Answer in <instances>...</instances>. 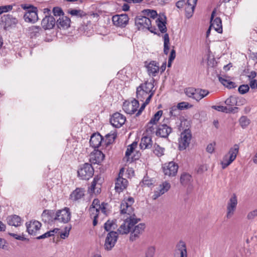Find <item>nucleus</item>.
<instances>
[{
	"mask_svg": "<svg viewBox=\"0 0 257 257\" xmlns=\"http://www.w3.org/2000/svg\"><path fill=\"white\" fill-rule=\"evenodd\" d=\"M121 214H127L128 215L124 220L117 229L120 234H126L131 232L132 228L140 220V219L135 218V214L133 213V208L125 202H123L120 206Z\"/></svg>",
	"mask_w": 257,
	"mask_h": 257,
	"instance_id": "1",
	"label": "nucleus"
},
{
	"mask_svg": "<svg viewBox=\"0 0 257 257\" xmlns=\"http://www.w3.org/2000/svg\"><path fill=\"white\" fill-rule=\"evenodd\" d=\"M239 151V146L235 144L231 148L228 153L224 156L221 162L222 169L229 166L235 159Z\"/></svg>",
	"mask_w": 257,
	"mask_h": 257,
	"instance_id": "2",
	"label": "nucleus"
},
{
	"mask_svg": "<svg viewBox=\"0 0 257 257\" xmlns=\"http://www.w3.org/2000/svg\"><path fill=\"white\" fill-rule=\"evenodd\" d=\"M135 24L139 30L146 29L151 33H156L155 32L156 29L151 26V21L149 17H136Z\"/></svg>",
	"mask_w": 257,
	"mask_h": 257,
	"instance_id": "3",
	"label": "nucleus"
},
{
	"mask_svg": "<svg viewBox=\"0 0 257 257\" xmlns=\"http://www.w3.org/2000/svg\"><path fill=\"white\" fill-rule=\"evenodd\" d=\"M183 130V131L181 133L180 138L179 139V149L180 150H184L189 146L192 138L191 131L189 128H184Z\"/></svg>",
	"mask_w": 257,
	"mask_h": 257,
	"instance_id": "4",
	"label": "nucleus"
},
{
	"mask_svg": "<svg viewBox=\"0 0 257 257\" xmlns=\"http://www.w3.org/2000/svg\"><path fill=\"white\" fill-rule=\"evenodd\" d=\"M77 173L81 179L88 180L93 175L94 170L91 164L85 163L78 170Z\"/></svg>",
	"mask_w": 257,
	"mask_h": 257,
	"instance_id": "5",
	"label": "nucleus"
},
{
	"mask_svg": "<svg viewBox=\"0 0 257 257\" xmlns=\"http://www.w3.org/2000/svg\"><path fill=\"white\" fill-rule=\"evenodd\" d=\"M71 213L69 208L65 207L61 210H58L56 211L54 221H58L60 222L66 223L68 222L71 219Z\"/></svg>",
	"mask_w": 257,
	"mask_h": 257,
	"instance_id": "6",
	"label": "nucleus"
},
{
	"mask_svg": "<svg viewBox=\"0 0 257 257\" xmlns=\"http://www.w3.org/2000/svg\"><path fill=\"white\" fill-rule=\"evenodd\" d=\"M180 112L179 109H178L176 106L172 107L170 110V114L171 116L177 117L178 119V121L176 122V124L177 126L180 131H181V130H183L184 126L188 122L186 119L180 115Z\"/></svg>",
	"mask_w": 257,
	"mask_h": 257,
	"instance_id": "7",
	"label": "nucleus"
},
{
	"mask_svg": "<svg viewBox=\"0 0 257 257\" xmlns=\"http://www.w3.org/2000/svg\"><path fill=\"white\" fill-rule=\"evenodd\" d=\"M237 198L235 194H233L229 198L226 206V217L227 219L231 218L234 214L237 205Z\"/></svg>",
	"mask_w": 257,
	"mask_h": 257,
	"instance_id": "8",
	"label": "nucleus"
},
{
	"mask_svg": "<svg viewBox=\"0 0 257 257\" xmlns=\"http://www.w3.org/2000/svg\"><path fill=\"white\" fill-rule=\"evenodd\" d=\"M117 240V233L116 231H111L107 235L104 246L107 250H111L114 246Z\"/></svg>",
	"mask_w": 257,
	"mask_h": 257,
	"instance_id": "9",
	"label": "nucleus"
},
{
	"mask_svg": "<svg viewBox=\"0 0 257 257\" xmlns=\"http://www.w3.org/2000/svg\"><path fill=\"white\" fill-rule=\"evenodd\" d=\"M125 121V117L119 112L113 113L110 118V122L111 125L117 128L120 127L124 123Z\"/></svg>",
	"mask_w": 257,
	"mask_h": 257,
	"instance_id": "10",
	"label": "nucleus"
},
{
	"mask_svg": "<svg viewBox=\"0 0 257 257\" xmlns=\"http://www.w3.org/2000/svg\"><path fill=\"white\" fill-rule=\"evenodd\" d=\"M145 224L144 223H140L132 228L130 236V240L131 241H134L140 237V236L144 231Z\"/></svg>",
	"mask_w": 257,
	"mask_h": 257,
	"instance_id": "11",
	"label": "nucleus"
},
{
	"mask_svg": "<svg viewBox=\"0 0 257 257\" xmlns=\"http://www.w3.org/2000/svg\"><path fill=\"white\" fill-rule=\"evenodd\" d=\"M163 172L166 176L169 177L175 176L178 171V166L174 162L165 164L163 167Z\"/></svg>",
	"mask_w": 257,
	"mask_h": 257,
	"instance_id": "12",
	"label": "nucleus"
},
{
	"mask_svg": "<svg viewBox=\"0 0 257 257\" xmlns=\"http://www.w3.org/2000/svg\"><path fill=\"white\" fill-rule=\"evenodd\" d=\"M174 257H187V247L184 241L180 240L177 243Z\"/></svg>",
	"mask_w": 257,
	"mask_h": 257,
	"instance_id": "13",
	"label": "nucleus"
},
{
	"mask_svg": "<svg viewBox=\"0 0 257 257\" xmlns=\"http://www.w3.org/2000/svg\"><path fill=\"white\" fill-rule=\"evenodd\" d=\"M139 106V103L138 100L134 99L131 102H124L122 108L126 113L132 114L138 110Z\"/></svg>",
	"mask_w": 257,
	"mask_h": 257,
	"instance_id": "14",
	"label": "nucleus"
},
{
	"mask_svg": "<svg viewBox=\"0 0 257 257\" xmlns=\"http://www.w3.org/2000/svg\"><path fill=\"white\" fill-rule=\"evenodd\" d=\"M26 225L28 232L32 235H36L41 227V223L37 220L30 221L27 222Z\"/></svg>",
	"mask_w": 257,
	"mask_h": 257,
	"instance_id": "15",
	"label": "nucleus"
},
{
	"mask_svg": "<svg viewBox=\"0 0 257 257\" xmlns=\"http://www.w3.org/2000/svg\"><path fill=\"white\" fill-rule=\"evenodd\" d=\"M170 184L165 181L160 184L159 187L154 192L152 198L153 200H156L160 196L164 194L165 192H167L170 188Z\"/></svg>",
	"mask_w": 257,
	"mask_h": 257,
	"instance_id": "16",
	"label": "nucleus"
},
{
	"mask_svg": "<svg viewBox=\"0 0 257 257\" xmlns=\"http://www.w3.org/2000/svg\"><path fill=\"white\" fill-rule=\"evenodd\" d=\"M172 128L166 124H160L158 126L156 134L158 136L166 138L172 132Z\"/></svg>",
	"mask_w": 257,
	"mask_h": 257,
	"instance_id": "17",
	"label": "nucleus"
},
{
	"mask_svg": "<svg viewBox=\"0 0 257 257\" xmlns=\"http://www.w3.org/2000/svg\"><path fill=\"white\" fill-rule=\"evenodd\" d=\"M128 185L127 180L123 177H117L115 179L114 189L118 193L125 189Z\"/></svg>",
	"mask_w": 257,
	"mask_h": 257,
	"instance_id": "18",
	"label": "nucleus"
},
{
	"mask_svg": "<svg viewBox=\"0 0 257 257\" xmlns=\"http://www.w3.org/2000/svg\"><path fill=\"white\" fill-rule=\"evenodd\" d=\"M101 183V177L98 176H95L91 183L90 187L88 189V192L90 193H99L100 192Z\"/></svg>",
	"mask_w": 257,
	"mask_h": 257,
	"instance_id": "19",
	"label": "nucleus"
},
{
	"mask_svg": "<svg viewBox=\"0 0 257 257\" xmlns=\"http://www.w3.org/2000/svg\"><path fill=\"white\" fill-rule=\"evenodd\" d=\"M2 19L1 25L4 29L8 30L10 28L14 27L18 22L15 17H1Z\"/></svg>",
	"mask_w": 257,
	"mask_h": 257,
	"instance_id": "20",
	"label": "nucleus"
},
{
	"mask_svg": "<svg viewBox=\"0 0 257 257\" xmlns=\"http://www.w3.org/2000/svg\"><path fill=\"white\" fill-rule=\"evenodd\" d=\"M104 155L100 151H96L90 156V162L94 164L101 163L104 158Z\"/></svg>",
	"mask_w": 257,
	"mask_h": 257,
	"instance_id": "21",
	"label": "nucleus"
},
{
	"mask_svg": "<svg viewBox=\"0 0 257 257\" xmlns=\"http://www.w3.org/2000/svg\"><path fill=\"white\" fill-rule=\"evenodd\" d=\"M210 28L219 33L222 32V22L220 17H210Z\"/></svg>",
	"mask_w": 257,
	"mask_h": 257,
	"instance_id": "22",
	"label": "nucleus"
},
{
	"mask_svg": "<svg viewBox=\"0 0 257 257\" xmlns=\"http://www.w3.org/2000/svg\"><path fill=\"white\" fill-rule=\"evenodd\" d=\"M56 20L54 17H44L42 20L41 25L45 30H50L55 26Z\"/></svg>",
	"mask_w": 257,
	"mask_h": 257,
	"instance_id": "23",
	"label": "nucleus"
},
{
	"mask_svg": "<svg viewBox=\"0 0 257 257\" xmlns=\"http://www.w3.org/2000/svg\"><path fill=\"white\" fill-rule=\"evenodd\" d=\"M147 68L150 76H155L159 71V63L155 61H151L147 66Z\"/></svg>",
	"mask_w": 257,
	"mask_h": 257,
	"instance_id": "24",
	"label": "nucleus"
},
{
	"mask_svg": "<svg viewBox=\"0 0 257 257\" xmlns=\"http://www.w3.org/2000/svg\"><path fill=\"white\" fill-rule=\"evenodd\" d=\"M102 137L99 134L92 135L90 139V145L94 148H98L102 143Z\"/></svg>",
	"mask_w": 257,
	"mask_h": 257,
	"instance_id": "25",
	"label": "nucleus"
},
{
	"mask_svg": "<svg viewBox=\"0 0 257 257\" xmlns=\"http://www.w3.org/2000/svg\"><path fill=\"white\" fill-rule=\"evenodd\" d=\"M71 20L69 17H59L56 25L60 29H67L70 26Z\"/></svg>",
	"mask_w": 257,
	"mask_h": 257,
	"instance_id": "26",
	"label": "nucleus"
},
{
	"mask_svg": "<svg viewBox=\"0 0 257 257\" xmlns=\"http://www.w3.org/2000/svg\"><path fill=\"white\" fill-rule=\"evenodd\" d=\"M22 8L25 11L24 16H27V15L32 16H38V9L36 7L31 5H22Z\"/></svg>",
	"mask_w": 257,
	"mask_h": 257,
	"instance_id": "27",
	"label": "nucleus"
},
{
	"mask_svg": "<svg viewBox=\"0 0 257 257\" xmlns=\"http://www.w3.org/2000/svg\"><path fill=\"white\" fill-rule=\"evenodd\" d=\"M84 192L85 190L84 189L77 188L71 193L70 198L74 201L79 200L83 197L84 196Z\"/></svg>",
	"mask_w": 257,
	"mask_h": 257,
	"instance_id": "28",
	"label": "nucleus"
},
{
	"mask_svg": "<svg viewBox=\"0 0 257 257\" xmlns=\"http://www.w3.org/2000/svg\"><path fill=\"white\" fill-rule=\"evenodd\" d=\"M114 25L119 27H124L128 23V17H111Z\"/></svg>",
	"mask_w": 257,
	"mask_h": 257,
	"instance_id": "29",
	"label": "nucleus"
},
{
	"mask_svg": "<svg viewBox=\"0 0 257 257\" xmlns=\"http://www.w3.org/2000/svg\"><path fill=\"white\" fill-rule=\"evenodd\" d=\"M152 146V140L151 138L147 136H144L142 138L140 144V147L141 149L145 150L150 149Z\"/></svg>",
	"mask_w": 257,
	"mask_h": 257,
	"instance_id": "30",
	"label": "nucleus"
},
{
	"mask_svg": "<svg viewBox=\"0 0 257 257\" xmlns=\"http://www.w3.org/2000/svg\"><path fill=\"white\" fill-rule=\"evenodd\" d=\"M143 89L144 91H146L149 94L148 97L152 93V96L154 94L155 90H153L154 87V83L151 82L146 81L145 83L141 84L139 86Z\"/></svg>",
	"mask_w": 257,
	"mask_h": 257,
	"instance_id": "31",
	"label": "nucleus"
},
{
	"mask_svg": "<svg viewBox=\"0 0 257 257\" xmlns=\"http://www.w3.org/2000/svg\"><path fill=\"white\" fill-rule=\"evenodd\" d=\"M7 221L10 225L16 227L20 226L21 223V218L16 215L8 216L7 218Z\"/></svg>",
	"mask_w": 257,
	"mask_h": 257,
	"instance_id": "32",
	"label": "nucleus"
},
{
	"mask_svg": "<svg viewBox=\"0 0 257 257\" xmlns=\"http://www.w3.org/2000/svg\"><path fill=\"white\" fill-rule=\"evenodd\" d=\"M156 22L160 32L162 33H166L167 31L166 17H158Z\"/></svg>",
	"mask_w": 257,
	"mask_h": 257,
	"instance_id": "33",
	"label": "nucleus"
},
{
	"mask_svg": "<svg viewBox=\"0 0 257 257\" xmlns=\"http://www.w3.org/2000/svg\"><path fill=\"white\" fill-rule=\"evenodd\" d=\"M54 212L53 211L45 210L42 214V220L45 222L49 223L54 220Z\"/></svg>",
	"mask_w": 257,
	"mask_h": 257,
	"instance_id": "34",
	"label": "nucleus"
},
{
	"mask_svg": "<svg viewBox=\"0 0 257 257\" xmlns=\"http://www.w3.org/2000/svg\"><path fill=\"white\" fill-rule=\"evenodd\" d=\"M137 100L143 102L144 100L147 99L148 96L149 95L148 92L144 91L141 87H138L137 88Z\"/></svg>",
	"mask_w": 257,
	"mask_h": 257,
	"instance_id": "35",
	"label": "nucleus"
},
{
	"mask_svg": "<svg viewBox=\"0 0 257 257\" xmlns=\"http://www.w3.org/2000/svg\"><path fill=\"white\" fill-rule=\"evenodd\" d=\"M192 182V176L188 173H183L180 177V182L184 185H190Z\"/></svg>",
	"mask_w": 257,
	"mask_h": 257,
	"instance_id": "36",
	"label": "nucleus"
},
{
	"mask_svg": "<svg viewBox=\"0 0 257 257\" xmlns=\"http://www.w3.org/2000/svg\"><path fill=\"white\" fill-rule=\"evenodd\" d=\"M186 95L197 101V89L193 87L187 88L185 90Z\"/></svg>",
	"mask_w": 257,
	"mask_h": 257,
	"instance_id": "37",
	"label": "nucleus"
},
{
	"mask_svg": "<svg viewBox=\"0 0 257 257\" xmlns=\"http://www.w3.org/2000/svg\"><path fill=\"white\" fill-rule=\"evenodd\" d=\"M218 80L221 84L229 88H233L236 87L235 83L227 79L225 77L219 76Z\"/></svg>",
	"mask_w": 257,
	"mask_h": 257,
	"instance_id": "38",
	"label": "nucleus"
},
{
	"mask_svg": "<svg viewBox=\"0 0 257 257\" xmlns=\"http://www.w3.org/2000/svg\"><path fill=\"white\" fill-rule=\"evenodd\" d=\"M155 246L153 245L148 246L144 249V257H155Z\"/></svg>",
	"mask_w": 257,
	"mask_h": 257,
	"instance_id": "39",
	"label": "nucleus"
},
{
	"mask_svg": "<svg viewBox=\"0 0 257 257\" xmlns=\"http://www.w3.org/2000/svg\"><path fill=\"white\" fill-rule=\"evenodd\" d=\"M212 108L218 110L219 111L224 112L226 113H230L232 112L234 110L237 109L238 108L236 107H227L226 106H216L213 105L212 106Z\"/></svg>",
	"mask_w": 257,
	"mask_h": 257,
	"instance_id": "40",
	"label": "nucleus"
},
{
	"mask_svg": "<svg viewBox=\"0 0 257 257\" xmlns=\"http://www.w3.org/2000/svg\"><path fill=\"white\" fill-rule=\"evenodd\" d=\"M164 40V53L168 55L170 49V38L168 34L166 33L163 37Z\"/></svg>",
	"mask_w": 257,
	"mask_h": 257,
	"instance_id": "41",
	"label": "nucleus"
},
{
	"mask_svg": "<svg viewBox=\"0 0 257 257\" xmlns=\"http://www.w3.org/2000/svg\"><path fill=\"white\" fill-rule=\"evenodd\" d=\"M196 4L192 3L188 0L187 3L185 6V12L188 15L192 16Z\"/></svg>",
	"mask_w": 257,
	"mask_h": 257,
	"instance_id": "42",
	"label": "nucleus"
},
{
	"mask_svg": "<svg viewBox=\"0 0 257 257\" xmlns=\"http://www.w3.org/2000/svg\"><path fill=\"white\" fill-rule=\"evenodd\" d=\"M225 103L228 106V107H233V106L237 104V98L235 96H230L225 100Z\"/></svg>",
	"mask_w": 257,
	"mask_h": 257,
	"instance_id": "43",
	"label": "nucleus"
},
{
	"mask_svg": "<svg viewBox=\"0 0 257 257\" xmlns=\"http://www.w3.org/2000/svg\"><path fill=\"white\" fill-rule=\"evenodd\" d=\"M165 149L160 147L158 144H154L153 147V152L158 157H161L164 155Z\"/></svg>",
	"mask_w": 257,
	"mask_h": 257,
	"instance_id": "44",
	"label": "nucleus"
},
{
	"mask_svg": "<svg viewBox=\"0 0 257 257\" xmlns=\"http://www.w3.org/2000/svg\"><path fill=\"white\" fill-rule=\"evenodd\" d=\"M250 120L246 116H242L239 119V123L242 128H245L249 124Z\"/></svg>",
	"mask_w": 257,
	"mask_h": 257,
	"instance_id": "45",
	"label": "nucleus"
},
{
	"mask_svg": "<svg viewBox=\"0 0 257 257\" xmlns=\"http://www.w3.org/2000/svg\"><path fill=\"white\" fill-rule=\"evenodd\" d=\"M162 110L158 111L150 120V125L156 124L162 115Z\"/></svg>",
	"mask_w": 257,
	"mask_h": 257,
	"instance_id": "46",
	"label": "nucleus"
},
{
	"mask_svg": "<svg viewBox=\"0 0 257 257\" xmlns=\"http://www.w3.org/2000/svg\"><path fill=\"white\" fill-rule=\"evenodd\" d=\"M68 14L75 16H86V14L83 11L77 9H69Z\"/></svg>",
	"mask_w": 257,
	"mask_h": 257,
	"instance_id": "47",
	"label": "nucleus"
},
{
	"mask_svg": "<svg viewBox=\"0 0 257 257\" xmlns=\"http://www.w3.org/2000/svg\"><path fill=\"white\" fill-rule=\"evenodd\" d=\"M209 93V91L206 89H197V101L206 96Z\"/></svg>",
	"mask_w": 257,
	"mask_h": 257,
	"instance_id": "48",
	"label": "nucleus"
},
{
	"mask_svg": "<svg viewBox=\"0 0 257 257\" xmlns=\"http://www.w3.org/2000/svg\"><path fill=\"white\" fill-rule=\"evenodd\" d=\"M59 231V229L55 228L53 230H50L48 231L42 235L39 236L37 237V239H44L48 237H50L51 236L54 235V233H57Z\"/></svg>",
	"mask_w": 257,
	"mask_h": 257,
	"instance_id": "49",
	"label": "nucleus"
},
{
	"mask_svg": "<svg viewBox=\"0 0 257 257\" xmlns=\"http://www.w3.org/2000/svg\"><path fill=\"white\" fill-rule=\"evenodd\" d=\"M137 143L136 142H133L132 144L128 146L127 150L125 152V157L129 158L131 154L133 152L134 150L137 147Z\"/></svg>",
	"mask_w": 257,
	"mask_h": 257,
	"instance_id": "50",
	"label": "nucleus"
},
{
	"mask_svg": "<svg viewBox=\"0 0 257 257\" xmlns=\"http://www.w3.org/2000/svg\"><path fill=\"white\" fill-rule=\"evenodd\" d=\"M152 97V93L147 98V99H146L145 100V101H143V103L141 106V107L140 108V109H139V110L138 111L137 114H136V115L137 116H139L140 115V114L141 113V112L143 111V110L145 109V107L146 106V105L149 104V103L150 102V100H151V98Z\"/></svg>",
	"mask_w": 257,
	"mask_h": 257,
	"instance_id": "51",
	"label": "nucleus"
},
{
	"mask_svg": "<svg viewBox=\"0 0 257 257\" xmlns=\"http://www.w3.org/2000/svg\"><path fill=\"white\" fill-rule=\"evenodd\" d=\"M115 227L116 224L112 220H108L104 225V229L107 231L114 229Z\"/></svg>",
	"mask_w": 257,
	"mask_h": 257,
	"instance_id": "52",
	"label": "nucleus"
},
{
	"mask_svg": "<svg viewBox=\"0 0 257 257\" xmlns=\"http://www.w3.org/2000/svg\"><path fill=\"white\" fill-rule=\"evenodd\" d=\"M143 16H158L157 12L153 10L146 9L142 12Z\"/></svg>",
	"mask_w": 257,
	"mask_h": 257,
	"instance_id": "53",
	"label": "nucleus"
},
{
	"mask_svg": "<svg viewBox=\"0 0 257 257\" xmlns=\"http://www.w3.org/2000/svg\"><path fill=\"white\" fill-rule=\"evenodd\" d=\"M116 136V135L114 133L107 134L105 136L106 140H107V141L106 142V145H108V144L112 143V142H113L115 140Z\"/></svg>",
	"mask_w": 257,
	"mask_h": 257,
	"instance_id": "54",
	"label": "nucleus"
},
{
	"mask_svg": "<svg viewBox=\"0 0 257 257\" xmlns=\"http://www.w3.org/2000/svg\"><path fill=\"white\" fill-rule=\"evenodd\" d=\"M89 212L90 217L92 218L93 216H98L99 213V208H96L94 207H90L89 209Z\"/></svg>",
	"mask_w": 257,
	"mask_h": 257,
	"instance_id": "55",
	"label": "nucleus"
},
{
	"mask_svg": "<svg viewBox=\"0 0 257 257\" xmlns=\"http://www.w3.org/2000/svg\"><path fill=\"white\" fill-rule=\"evenodd\" d=\"M142 183L143 185L149 187L153 184L154 180L150 179L148 176H145L142 180Z\"/></svg>",
	"mask_w": 257,
	"mask_h": 257,
	"instance_id": "56",
	"label": "nucleus"
},
{
	"mask_svg": "<svg viewBox=\"0 0 257 257\" xmlns=\"http://www.w3.org/2000/svg\"><path fill=\"white\" fill-rule=\"evenodd\" d=\"M53 13L54 16H63L64 15L62 9L59 7H54L53 9Z\"/></svg>",
	"mask_w": 257,
	"mask_h": 257,
	"instance_id": "57",
	"label": "nucleus"
},
{
	"mask_svg": "<svg viewBox=\"0 0 257 257\" xmlns=\"http://www.w3.org/2000/svg\"><path fill=\"white\" fill-rule=\"evenodd\" d=\"M71 229V227H66L65 228V230L63 232H61L60 233V237L62 239H65L69 235V232Z\"/></svg>",
	"mask_w": 257,
	"mask_h": 257,
	"instance_id": "58",
	"label": "nucleus"
},
{
	"mask_svg": "<svg viewBox=\"0 0 257 257\" xmlns=\"http://www.w3.org/2000/svg\"><path fill=\"white\" fill-rule=\"evenodd\" d=\"M249 87L248 85H241L238 87V91L241 94H244L249 90Z\"/></svg>",
	"mask_w": 257,
	"mask_h": 257,
	"instance_id": "59",
	"label": "nucleus"
},
{
	"mask_svg": "<svg viewBox=\"0 0 257 257\" xmlns=\"http://www.w3.org/2000/svg\"><path fill=\"white\" fill-rule=\"evenodd\" d=\"M12 5L0 6V15L3 13H6L12 10Z\"/></svg>",
	"mask_w": 257,
	"mask_h": 257,
	"instance_id": "60",
	"label": "nucleus"
},
{
	"mask_svg": "<svg viewBox=\"0 0 257 257\" xmlns=\"http://www.w3.org/2000/svg\"><path fill=\"white\" fill-rule=\"evenodd\" d=\"M257 216V209L249 212L247 215V219L248 220H252Z\"/></svg>",
	"mask_w": 257,
	"mask_h": 257,
	"instance_id": "61",
	"label": "nucleus"
},
{
	"mask_svg": "<svg viewBox=\"0 0 257 257\" xmlns=\"http://www.w3.org/2000/svg\"><path fill=\"white\" fill-rule=\"evenodd\" d=\"M26 22L35 23L38 21L39 17H24Z\"/></svg>",
	"mask_w": 257,
	"mask_h": 257,
	"instance_id": "62",
	"label": "nucleus"
},
{
	"mask_svg": "<svg viewBox=\"0 0 257 257\" xmlns=\"http://www.w3.org/2000/svg\"><path fill=\"white\" fill-rule=\"evenodd\" d=\"M188 105V103L186 102H182L180 103H179L178 105L176 106L178 109H179V110H183L185 108H187Z\"/></svg>",
	"mask_w": 257,
	"mask_h": 257,
	"instance_id": "63",
	"label": "nucleus"
},
{
	"mask_svg": "<svg viewBox=\"0 0 257 257\" xmlns=\"http://www.w3.org/2000/svg\"><path fill=\"white\" fill-rule=\"evenodd\" d=\"M215 145V144L214 143L208 144L206 148V151L209 153H212L214 151Z\"/></svg>",
	"mask_w": 257,
	"mask_h": 257,
	"instance_id": "64",
	"label": "nucleus"
}]
</instances>
